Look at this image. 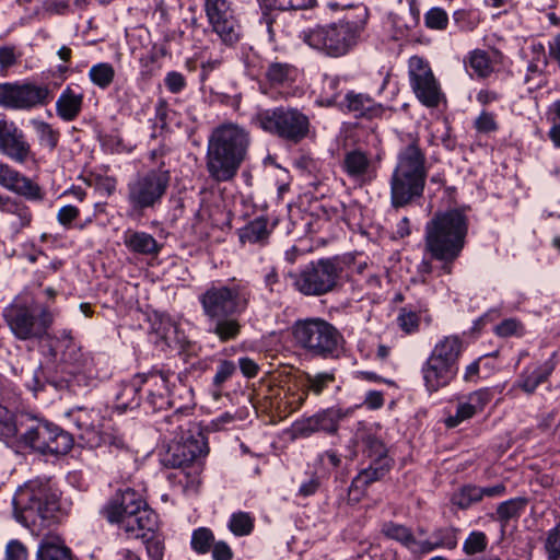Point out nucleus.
Listing matches in <instances>:
<instances>
[{"instance_id": "13", "label": "nucleus", "mask_w": 560, "mask_h": 560, "mask_svg": "<svg viewBox=\"0 0 560 560\" xmlns=\"http://www.w3.org/2000/svg\"><path fill=\"white\" fill-rule=\"evenodd\" d=\"M171 182L170 171L153 168L138 173L126 186V200L136 212L161 205Z\"/></svg>"}, {"instance_id": "10", "label": "nucleus", "mask_w": 560, "mask_h": 560, "mask_svg": "<svg viewBox=\"0 0 560 560\" xmlns=\"http://www.w3.org/2000/svg\"><path fill=\"white\" fill-rule=\"evenodd\" d=\"M250 124L262 131L291 143H299L308 136L310 118L302 110L291 106L258 109Z\"/></svg>"}, {"instance_id": "16", "label": "nucleus", "mask_w": 560, "mask_h": 560, "mask_svg": "<svg viewBox=\"0 0 560 560\" xmlns=\"http://www.w3.org/2000/svg\"><path fill=\"white\" fill-rule=\"evenodd\" d=\"M410 86L417 98L427 107H435L441 100L440 84L427 60L412 56L408 61Z\"/></svg>"}, {"instance_id": "21", "label": "nucleus", "mask_w": 560, "mask_h": 560, "mask_svg": "<svg viewBox=\"0 0 560 560\" xmlns=\"http://www.w3.org/2000/svg\"><path fill=\"white\" fill-rule=\"evenodd\" d=\"M0 187L30 201H42L45 197L37 183L2 161H0Z\"/></svg>"}, {"instance_id": "40", "label": "nucleus", "mask_w": 560, "mask_h": 560, "mask_svg": "<svg viewBox=\"0 0 560 560\" xmlns=\"http://www.w3.org/2000/svg\"><path fill=\"white\" fill-rule=\"evenodd\" d=\"M36 560H72L71 552L59 538H45L37 550Z\"/></svg>"}, {"instance_id": "14", "label": "nucleus", "mask_w": 560, "mask_h": 560, "mask_svg": "<svg viewBox=\"0 0 560 560\" xmlns=\"http://www.w3.org/2000/svg\"><path fill=\"white\" fill-rule=\"evenodd\" d=\"M208 453L207 444L203 436L199 438L188 436L182 438V441L173 443L166 454L162 458V463L166 467L178 468L179 471L175 476L180 483L184 482L185 478V491L196 492L198 490L199 480L197 477H190L189 472L185 469L189 467L194 462Z\"/></svg>"}, {"instance_id": "19", "label": "nucleus", "mask_w": 560, "mask_h": 560, "mask_svg": "<svg viewBox=\"0 0 560 560\" xmlns=\"http://www.w3.org/2000/svg\"><path fill=\"white\" fill-rule=\"evenodd\" d=\"M351 413V409H341L337 407L327 408L315 415L295 421L293 432L295 436H310L316 432L336 434L339 422Z\"/></svg>"}, {"instance_id": "2", "label": "nucleus", "mask_w": 560, "mask_h": 560, "mask_svg": "<svg viewBox=\"0 0 560 560\" xmlns=\"http://www.w3.org/2000/svg\"><path fill=\"white\" fill-rule=\"evenodd\" d=\"M250 144L249 132L235 122L215 127L209 138L206 167L211 179L218 183L232 180L246 159Z\"/></svg>"}, {"instance_id": "54", "label": "nucleus", "mask_w": 560, "mask_h": 560, "mask_svg": "<svg viewBox=\"0 0 560 560\" xmlns=\"http://www.w3.org/2000/svg\"><path fill=\"white\" fill-rule=\"evenodd\" d=\"M545 550L548 560H560V522L547 533Z\"/></svg>"}, {"instance_id": "4", "label": "nucleus", "mask_w": 560, "mask_h": 560, "mask_svg": "<svg viewBox=\"0 0 560 560\" xmlns=\"http://www.w3.org/2000/svg\"><path fill=\"white\" fill-rule=\"evenodd\" d=\"M12 512L18 523L39 536L57 524L59 503L46 482L28 480L15 490Z\"/></svg>"}, {"instance_id": "25", "label": "nucleus", "mask_w": 560, "mask_h": 560, "mask_svg": "<svg viewBox=\"0 0 560 560\" xmlns=\"http://www.w3.org/2000/svg\"><path fill=\"white\" fill-rule=\"evenodd\" d=\"M144 387L147 398L144 404L152 411L165 410L170 406V380L164 372L145 374Z\"/></svg>"}, {"instance_id": "38", "label": "nucleus", "mask_w": 560, "mask_h": 560, "mask_svg": "<svg viewBox=\"0 0 560 560\" xmlns=\"http://www.w3.org/2000/svg\"><path fill=\"white\" fill-rule=\"evenodd\" d=\"M21 416L16 417L7 407L0 405V441L7 444L19 443Z\"/></svg>"}, {"instance_id": "41", "label": "nucleus", "mask_w": 560, "mask_h": 560, "mask_svg": "<svg viewBox=\"0 0 560 560\" xmlns=\"http://www.w3.org/2000/svg\"><path fill=\"white\" fill-rule=\"evenodd\" d=\"M528 500L524 497H517L501 502L495 511L497 520L504 528L511 520L518 518L524 512Z\"/></svg>"}, {"instance_id": "59", "label": "nucleus", "mask_w": 560, "mask_h": 560, "mask_svg": "<svg viewBox=\"0 0 560 560\" xmlns=\"http://www.w3.org/2000/svg\"><path fill=\"white\" fill-rule=\"evenodd\" d=\"M21 52L13 45L0 46V68L7 70L14 66L21 57Z\"/></svg>"}, {"instance_id": "37", "label": "nucleus", "mask_w": 560, "mask_h": 560, "mask_svg": "<svg viewBox=\"0 0 560 560\" xmlns=\"http://www.w3.org/2000/svg\"><path fill=\"white\" fill-rule=\"evenodd\" d=\"M390 459L374 460L372 464L362 469L352 480L351 488L364 490L371 483L382 479L390 469Z\"/></svg>"}, {"instance_id": "12", "label": "nucleus", "mask_w": 560, "mask_h": 560, "mask_svg": "<svg viewBox=\"0 0 560 560\" xmlns=\"http://www.w3.org/2000/svg\"><path fill=\"white\" fill-rule=\"evenodd\" d=\"M337 257L311 261L296 272H289L293 288L305 296H322L336 289L342 275Z\"/></svg>"}, {"instance_id": "39", "label": "nucleus", "mask_w": 560, "mask_h": 560, "mask_svg": "<svg viewBox=\"0 0 560 560\" xmlns=\"http://www.w3.org/2000/svg\"><path fill=\"white\" fill-rule=\"evenodd\" d=\"M0 213L14 215L20 228L28 226L33 218L30 208L25 203L9 195H3L0 200Z\"/></svg>"}, {"instance_id": "44", "label": "nucleus", "mask_w": 560, "mask_h": 560, "mask_svg": "<svg viewBox=\"0 0 560 560\" xmlns=\"http://www.w3.org/2000/svg\"><path fill=\"white\" fill-rule=\"evenodd\" d=\"M31 125L37 136L39 144L47 148L49 151L55 150L60 138L59 131L54 129L50 124L40 119H32Z\"/></svg>"}, {"instance_id": "31", "label": "nucleus", "mask_w": 560, "mask_h": 560, "mask_svg": "<svg viewBox=\"0 0 560 560\" xmlns=\"http://www.w3.org/2000/svg\"><path fill=\"white\" fill-rule=\"evenodd\" d=\"M122 241L129 252L144 255L158 256L162 245L149 233L143 231L127 230L124 233Z\"/></svg>"}, {"instance_id": "47", "label": "nucleus", "mask_w": 560, "mask_h": 560, "mask_svg": "<svg viewBox=\"0 0 560 560\" xmlns=\"http://www.w3.org/2000/svg\"><path fill=\"white\" fill-rule=\"evenodd\" d=\"M469 68L479 78H487L493 71L488 54L485 50L476 49L468 58Z\"/></svg>"}, {"instance_id": "7", "label": "nucleus", "mask_w": 560, "mask_h": 560, "mask_svg": "<svg viewBox=\"0 0 560 560\" xmlns=\"http://www.w3.org/2000/svg\"><path fill=\"white\" fill-rule=\"evenodd\" d=\"M102 514L110 524L132 538L147 539L156 526L155 513L147 506L141 495L130 488L116 492L103 506Z\"/></svg>"}, {"instance_id": "56", "label": "nucleus", "mask_w": 560, "mask_h": 560, "mask_svg": "<svg viewBox=\"0 0 560 560\" xmlns=\"http://www.w3.org/2000/svg\"><path fill=\"white\" fill-rule=\"evenodd\" d=\"M363 443L365 446L364 452L368 454L369 457L373 459V462L381 459H389L386 456L387 450L380 439L373 435H366L363 439Z\"/></svg>"}, {"instance_id": "58", "label": "nucleus", "mask_w": 560, "mask_h": 560, "mask_svg": "<svg viewBox=\"0 0 560 560\" xmlns=\"http://www.w3.org/2000/svg\"><path fill=\"white\" fill-rule=\"evenodd\" d=\"M236 372V365L229 360H222L217 366V372L213 376V385L221 387L232 375Z\"/></svg>"}, {"instance_id": "33", "label": "nucleus", "mask_w": 560, "mask_h": 560, "mask_svg": "<svg viewBox=\"0 0 560 560\" xmlns=\"http://www.w3.org/2000/svg\"><path fill=\"white\" fill-rule=\"evenodd\" d=\"M305 380V388L301 393H289L288 404L292 406L291 411L299 409L305 402L308 392L315 395L322 394V392L335 381V375L327 372L316 375L306 374Z\"/></svg>"}, {"instance_id": "45", "label": "nucleus", "mask_w": 560, "mask_h": 560, "mask_svg": "<svg viewBox=\"0 0 560 560\" xmlns=\"http://www.w3.org/2000/svg\"><path fill=\"white\" fill-rule=\"evenodd\" d=\"M480 501L479 487L475 485H465L460 487L453 493L451 498L452 504L460 510H467L472 504H476Z\"/></svg>"}, {"instance_id": "35", "label": "nucleus", "mask_w": 560, "mask_h": 560, "mask_svg": "<svg viewBox=\"0 0 560 560\" xmlns=\"http://www.w3.org/2000/svg\"><path fill=\"white\" fill-rule=\"evenodd\" d=\"M462 351V339L458 336H446L435 343L429 357L450 366L458 368L457 362Z\"/></svg>"}, {"instance_id": "42", "label": "nucleus", "mask_w": 560, "mask_h": 560, "mask_svg": "<svg viewBox=\"0 0 560 560\" xmlns=\"http://www.w3.org/2000/svg\"><path fill=\"white\" fill-rule=\"evenodd\" d=\"M546 67V57L542 48L538 52L535 60L530 61L527 66V72L524 77V83L527 85L529 92H533L546 83L544 68Z\"/></svg>"}, {"instance_id": "30", "label": "nucleus", "mask_w": 560, "mask_h": 560, "mask_svg": "<svg viewBox=\"0 0 560 560\" xmlns=\"http://www.w3.org/2000/svg\"><path fill=\"white\" fill-rule=\"evenodd\" d=\"M357 117L374 118L383 114L384 107L368 94L348 92L341 104Z\"/></svg>"}, {"instance_id": "9", "label": "nucleus", "mask_w": 560, "mask_h": 560, "mask_svg": "<svg viewBox=\"0 0 560 560\" xmlns=\"http://www.w3.org/2000/svg\"><path fill=\"white\" fill-rule=\"evenodd\" d=\"M292 336L299 348L315 358H337L343 349L342 334L320 317L295 320L292 325Z\"/></svg>"}, {"instance_id": "8", "label": "nucleus", "mask_w": 560, "mask_h": 560, "mask_svg": "<svg viewBox=\"0 0 560 560\" xmlns=\"http://www.w3.org/2000/svg\"><path fill=\"white\" fill-rule=\"evenodd\" d=\"M366 11L363 10L362 19L353 20L349 15L327 24L316 25L303 30L300 38L312 49L329 57L347 55L357 44L359 35L366 20Z\"/></svg>"}, {"instance_id": "62", "label": "nucleus", "mask_w": 560, "mask_h": 560, "mask_svg": "<svg viewBox=\"0 0 560 560\" xmlns=\"http://www.w3.org/2000/svg\"><path fill=\"white\" fill-rule=\"evenodd\" d=\"M265 288L270 293L280 294L284 290L283 283L280 281L278 271L275 267H271L264 276Z\"/></svg>"}, {"instance_id": "18", "label": "nucleus", "mask_w": 560, "mask_h": 560, "mask_svg": "<svg viewBox=\"0 0 560 560\" xmlns=\"http://www.w3.org/2000/svg\"><path fill=\"white\" fill-rule=\"evenodd\" d=\"M0 153L16 164H25L33 152L24 131L5 117L0 116Z\"/></svg>"}, {"instance_id": "63", "label": "nucleus", "mask_w": 560, "mask_h": 560, "mask_svg": "<svg viewBox=\"0 0 560 560\" xmlns=\"http://www.w3.org/2000/svg\"><path fill=\"white\" fill-rule=\"evenodd\" d=\"M164 82L167 90L172 93H179L186 86V80L184 75L177 71L167 72Z\"/></svg>"}, {"instance_id": "51", "label": "nucleus", "mask_w": 560, "mask_h": 560, "mask_svg": "<svg viewBox=\"0 0 560 560\" xmlns=\"http://www.w3.org/2000/svg\"><path fill=\"white\" fill-rule=\"evenodd\" d=\"M229 528L236 536H245L252 533L254 528V520L248 513L237 512L232 514Z\"/></svg>"}, {"instance_id": "34", "label": "nucleus", "mask_w": 560, "mask_h": 560, "mask_svg": "<svg viewBox=\"0 0 560 560\" xmlns=\"http://www.w3.org/2000/svg\"><path fill=\"white\" fill-rule=\"evenodd\" d=\"M84 95L68 85L56 102V113L65 121L74 120L81 113Z\"/></svg>"}, {"instance_id": "52", "label": "nucleus", "mask_w": 560, "mask_h": 560, "mask_svg": "<svg viewBox=\"0 0 560 560\" xmlns=\"http://www.w3.org/2000/svg\"><path fill=\"white\" fill-rule=\"evenodd\" d=\"M488 547V538L483 532L474 530L463 544V551L467 556H474L483 552Z\"/></svg>"}, {"instance_id": "48", "label": "nucleus", "mask_w": 560, "mask_h": 560, "mask_svg": "<svg viewBox=\"0 0 560 560\" xmlns=\"http://www.w3.org/2000/svg\"><path fill=\"white\" fill-rule=\"evenodd\" d=\"M382 532L386 537L399 541L408 549L415 545L413 534L404 525L389 522L384 524Z\"/></svg>"}, {"instance_id": "24", "label": "nucleus", "mask_w": 560, "mask_h": 560, "mask_svg": "<svg viewBox=\"0 0 560 560\" xmlns=\"http://www.w3.org/2000/svg\"><path fill=\"white\" fill-rule=\"evenodd\" d=\"M492 393L489 388H480L470 393L457 404L456 412L445 420L447 428H455L463 421L472 418L478 412H481L485 407L490 402Z\"/></svg>"}, {"instance_id": "36", "label": "nucleus", "mask_w": 560, "mask_h": 560, "mask_svg": "<svg viewBox=\"0 0 560 560\" xmlns=\"http://www.w3.org/2000/svg\"><path fill=\"white\" fill-rule=\"evenodd\" d=\"M553 369V362L548 360L533 371L524 370L517 380L516 386L527 394H533L540 384L548 380Z\"/></svg>"}, {"instance_id": "32", "label": "nucleus", "mask_w": 560, "mask_h": 560, "mask_svg": "<svg viewBox=\"0 0 560 560\" xmlns=\"http://www.w3.org/2000/svg\"><path fill=\"white\" fill-rule=\"evenodd\" d=\"M145 374H137L129 382L120 384L116 393L115 408L119 412H125L128 409H135L140 405L139 392L143 388Z\"/></svg>"}, {"instance_id": "3", "label": "nucleus", "mask_w": 560, "mask_h": 560, "mask_svg": "<svg viewBox=\"0 0 560 560\" xmlns=\"http://www.w3.org/2000/svg\"><path fill=\"white\" fill-rule=\"evenodd\" d=\"M468 233V218L453 209L436 212L425 225V250L442 262V271L450 275L452 264L459 257Z\"/></svg>"}, {"instance_id": "49", "label": "nucleus", "mask_w": 560, "mask_h": 560, "mask_svg": "<svg viewBox=\"0 0 560 560\" xmlns=\"http://www.w3.org/2000/svg\"><path fill=\"white\" fill-rule=\"evenodd\" d=\"M458 532L459 529L455 527L439 528L432 533L431 538L435 541L438 549L444 548L453 550L458 544Z\"/></svg>"}, {"instance_id": "17", "label": "nucleus", "mask_w": 560, "mask_h": 560, "mask_svg": "<svg viewBox=\"0 0 560 560\" xmlns=\"http://www.w3.org/2000/svg\"><path fill=\"white\" fill-rule=\"evenodd\" d=\"M205 11L213 32L224 44L238 42L241 26L230 0H205Z\"/></svg>"}, {"instance_id": "22", "label": "nucleus", "mask_w": 560, "mask_h": 560, "mask_svg": "<svg viewBox=\"0 0 560 560\" xmlns=\"http://www.w3.org/2000/svg\"><path fill=\"white\" fill-rule=\"evenodd\" d=\"M316 3L317 0H264L260 23L266 25L269 38L273 40L281 12L288 10H308L313 9Z\"/></svg>"}, {"instance_id": "61", "label": "nucleus", "mask_w": 560, "mask_h": 560, "mask_svg": "<svg viewBox=\"0 0 560 560\" xmlns=\"http://www.w3.org/2000/svg\"><path fill=\"white\" fill-rule=\"evenodd\" d=\"M27 549L18 539L10 540L5 548V560H27Z\"/></svg>"}, {"instance_id": "29", "label": "nucleus", "mask_w": 560, "mask_h": 560, "mask_svg": "<svg viewBox=\"0 0 560 560\" xmlns=\"http://www.w3.org/2000/svg\"><path fill=\"white\" fill-rule=\"evenodd\" d=\"M49 352L55 360L59 357L61 361L74 365L77 369H84L88 363V359L83 358L80 347L67 330L60 334L57 346L50 347Z\"/></svg>"}, {"instance_id": "5", "label": "nucleus", "mask_w": 560, "mask_h": 560, "mask_svg": "<svg viewBox=\"0 0 560 560\" xmlns=\"http://www.w3.org/2000/svg\"><path fill=\"white\" fill-rule=\"evenodd\" d=\"M428 173L427 155L417 140L400 148L389 178L392 207L404 208L421 198Z\"/></svg>"}, {"instance_id": "64", "label": "nucleus", "mask_w": 560, "mask_h": 560, "mask_svg": "<svg viewBox=\"0 0 560 560\" xmlns=\"http://www.w3.org/2000/svg\"><path fill=\"white\" fill-rule=\"evenodd\" d=\"M318 463L325 470L329 471L340 466L341 457L336 451L328 450L318 455Z\"/></svg>"}, {"instance_id": "28", "label": "nucleus", "mask_w": 560, "mask_h": 560, "mask_svg": "<svg viewBox=\"0 0 560 560\" xmlns=\"http://www.w3.org/2000/svg\"><path fill=\"white\" fill-rule=\"evenodd\" d=\"M170 406L174 409V413L165 418L166 423H175L182 415H188L196 406L194 390L190 386L178 382L170 387Z\"/></svg>"}, {"instance_id": "55", "label": "nucleus", "mask_w": 560, "mask_h": 560, "mask_svg": "<svg viewBox=\"0 0 560 560\" xmlns=\"http://www.w3.org/2000/svg\"><path fill=\"white\" fill-rule=\"evenodd\" d=\"M425 26L431 30L442 31L447 27L448 15L445 10L441 8H432L424 15Z\"/></svg>"}, {"instance_id": "50", "label": "nucleus", "mask_w": 560, "mask_h": 560, "mask_svg": "<svg viewBox=\"0 0 560 560\" xmlns=\"http://www.w3.org/2000/svg\"><path fill=\"white\" fill-rule=\"evenodd\" d=\"M340 81L337 77L325 75L318 103L331 106L337 103Z\"/></svg>"}, {"instance_id": "1", "label": "nucleus", "mask_w": 560, "mask_h": 560, "mask_svg": "<svg viewBox=\"0 0 560 560\" xmlns=\"http://www.w3.org/2000/svg\"><path fill=\"white\" fill-rule=\"evenodd\" d=\"M202 313L208 322V332L221 342L238 338L242 324L238 316L249 305L250 291L247 287L232 284H212L198 296Z\"/></svg>"}, {"instance_id": "46", "label": "nucleus", "mask_w": 560, "mask_h": 560, "mask_svg": "<svg viewBox=\"0 0 560 560\" xmlns=\"http://www.w3.org/2000/svg\"><path fill=\"white\" fill-rule=\"evenodd\" d=\"M89 78L94 85L105 90L114 81L115 69L108 62H100L91 67L89 70Z\"/></svg>"}, {"instance_id": "20", "label": "nucleus", "mask_w": 560, "mask_h": 560, "mask_svg": "<svg viewBox=\"0 0 560 560\" xmlns=\"http://www.w3.org/2000/svg\"><path fill=\"white\" fill-rule=\"evenodd\" d=\"M380 156L374 159L361 149H351L343 153L342 172L352 180L365 185L376 179Z\"/></svg>"}, {"instance_id": "15", "label": "nucleus", "mask_w": 560, "mask_h": 560, "mask_svg": "<svg viewBox=\"0 0 560 560\" xmlns=\"http://www.w3.org/2000/svg\"><path fill=\"white\" fill-rule=\"evenodd\" d=\"M52 100L48 86L35 84L1 83L0 106L8 109H30L46 105Z\"/></svg>"}, {"instance_id": "57", "label": "nucleus", "mask_w": 560, "mask_h": 560, "mask_svg": "<svg viewBox=\"0 0 560 560\" xmlns=\"http://www.w3.org/2000/svg\"><path fill=\"white\" fill-rule=\"evenodd\" d=\"M494 332L497 336L508 338L512 336H522L524 334L523 324L516 318H508L495 326Z\"/></svg>"}, {"instance_id": "6", "label": "nucleus", "mask_w": 560, "mask_h": 560, "mask_svg": "<svg viewBox=\"0 0 560 560\" xmlns=\"http://www.w3.org/2000/svg\"><path fill=\"white\" fill-rule=\"evenodd\" d=\"M57 316L56 310L37 301L15 298L2 311V317L13 337L23 342H42L50 338L49 330Z\"/></svg>"}, {"instance_id": "27", "label": "nucleus", "mask_w": 560, "mask_h": 560, "mask_svg": "<svg viewBox=\"0 0 560 560\" xmlns=\"http://www.w3.org/2000/svg\"><path fill=\"white\" fill-rule=\"evenodd\" d=\"M458 368L450 366L433 358H428L421 368L425 389L432 394L451 384Z\"/></svg>"}, {"instance_id": "60", "label": "nucleus", "mask_w": 560, "mask_h": 560, "mask_svg": "<svg viewBox=\"0 0 560 560\" xmlns=\"http://www.w3.org/2000/svg\"><path fill=\"white\" fill-rule=\"evenodd\" d=\"M101 444L107 445L110 448L124 450L127 447V443L124 436L117 431L112 430L109 432H100Z\"/></svg>"}, {"instance_id": "23", "label": "nucleus", "mask_w": 560, "mask_h": 560, "mask_svg": "<svg viewBox=\"0 0 560 560\" xmlns=\"http://www.w3.org/2000/svg\"><path fill=\"white\" fill-rule=\"evenodd\" d=\"M298 78V69L289 62L272 61L269 62L264 72L265 82L260 84V91L268 94L267 86L278 90L282 96H288L289 89Z\"/></svg>"}, {"instance_id": "11", "label": "nucleus", "mask_w": 560, "mask_h": 560, "mask_svg": "<svg viewBox=\"0 0 560 560\" xmlns=\"http://www.w3.org/2000/svg\"><path fill=\"white\" fill-rule=\"evenodd\" d=\"M20 445L43 454H66L73 444L71 435L55 423L30 413L21 415Z\"/></svg>"}, {"instance_id": "43", "label": "nucleus", "mask_w": 560, "mask_h": 560, "mask_svg": "<svg viewBox=\"0 0 560 560\" xmlns=\"http://www.w3.org/2000/svg\"><path fill=\"white\" fill-rule=\"evenodd\" d=\"M269 236L268 221L264 218H257L249 222L240 232L242 243H264Z\"/></svg>"}, {"instance_id": "53", "label": "nucleus", "mask_w": 560, "mask_h": 560, "mask_svg": "<svg viewBox=\"0 0 560 560\" xmlns=\"http://www.w3.org/2000/svg\"><path fill=\"white\" fill-rule=\"evenodd\" d=\"M214 542V536L209 528L200 527L191 535V547L198 553H206Z\"/></svg>"}, {"instance_id": "26", "label": "nucleus", "mask_w": 560, "mask_h": 560, "mask_svg": "<svg viewBox=\"0 0 560 560\" xmlns=\"http://www.w3.org/2000/svg\"><path fill=\"white\" fill-rule=\"evenodd\" d=\"M70 415L77 428L81 431L80 438L85 441L86 445L89 447L100 446L101 412L94 408L79 407L72 410Z\"/></svg>"}]
</instances>
